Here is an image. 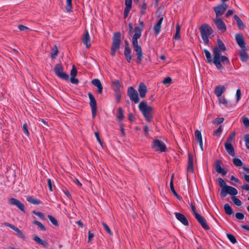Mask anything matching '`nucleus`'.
<instances>
[{
  "mask_svg": "<svg viewBox=\"0 0 249 249\" xmlns=\"http://www.w3.org/2000/svg\"><path fill=\"white\" fill-rule=\"evenodd\" d=\"M47 183L49 190L51 191H53V185L52 183L51 179L50 178L47 179Z\"/></svg>",
  "mask_w": 249,
  "mask_h": 249,
  "instance_id": "nucleus-63",
  "label": "nucleus"
},
{
  "mask_svg": "<svg viewBox=\"0 0 249 249\" xmlns=\"http://www.w3.org/2000/svg\"><path fill=\"white\" fill-rule=\"evenodd\" d=\"M224 146L226 151L232 157L235 156V151L233 146L231 142H225Z\"/></svg>",
  "mask_w": 249,
  "mask_h": 249,
  "instance_id": "nucleus-19",
  "label": "nucleus"
},
{
  "mask_svg": "<svg viewBox=\"0 0 249 249\" xmlns=\"http://www.w3.org/2000/svg\"><path fill=\"white\" fill-rule=\"evenodd\" d=\"M237 194L238 191L236 189L231 186H227L225 188L221 189L220 196L221 198H223L227 194L232 196H235Z\"/></svg>",
  "mask_w": 249,
  "mask_h": 249,
  "instance_id": "nucleus-7",
  "label": "nucleus"
},
{
  "mask_svg": "<svg viewBox=\"0 0 249 249\" xmlns=\"http://www.w3.org/2000/svg\"><path fill=\"white\" fill-rule=\"evenodd\" d=\"M235 40L237 44L241 49L246 48V43L241 34H236L235 35Z\"/></svg>",
  "mask_w": 249,
  "mask_h": 249,
  "instance_id": "nucleus-18",
  "label": "nucleus"
},
{
  "mask_svg": "<svg viewBox=\"0 0 249 249\" xmlns=\"http://www.w3.org/2000/svg\"><path fill=\"white\" fill-rule=\"evenodd\" d=\"M88 96L90 100L89 105L91 109L92 117L94 118L96 116L97 104L96 100L91 92L88 93Z\"/></svg>",
  "mask_w": 249,
  "mask_h": 249,
  "instance_id": "nucleus-10",
  "label": "nucleus"
},
{
  "mask_svg": "<svg viewBox=\"0 0 249 249\" xmlns=\"http://www.w3.org/2000/svg\"><path fill=\"white\" fill-rule=\"evenodd\" d=\"M227 236L228 238L229 239V240L232 244H235L236 243V242H237L235 236L233 234H231V233H227Z\"/></svg>",
  "mask_w": 249,
  "mask_h": 249,
  "instance_id": "nucleus-43",
  "label": "nucleus"
},
{
  "mask_svg": "<svg viewBox=\"0 0 249 249\" xmlns=\"http://www.w3.org/2000/svg\"><path fill=\"white\" fill-rule=\"evenodd\" d=\"M112 44L111 47V54L115 56L116 52L119 50L121 43V34L120 32L115 33L113 36Z\"/></svg>",
  "mask_w": 249,
  "mask_h": 249,
  "instance_id": "nucleus-5",
  "label": "nucleus"
},
{
  "mask_svg": "<svg viewBox=\"0 0 249 249\" xmlns=\"http://www.w3.org/2000/svg\"><path fill=\"white\" fill-rule=\"evenodd\" d=\"M163 19V18L162 17L160 18V19L158 20V21L154 26V31L156 36L158 35L160 33Z\"/></svg>",
  "mask_w": 249,
  "mask_h": 249,
  "instance_id": "nucleus-25",
  "label": "nucleus"
},
{
  "mask_svg": "<svg viewBox=\"0 0 249 249\" xmlns=\"http://www.w3.org/2000/svg\"><path fill=\"white\" fill-rule=\"evenodd\" d=\"M242 123L244 124L245 127H249V119L245 116L242 117Z\"/></svg>",
  "mask_w": 249,
  "mask_h": 249,
  "instance_id": "nucleus-45",
  "label": "nucleus"
},
{
  "mask_svg": "<svg viewBox=\"0 0 249 249\" xmlns=\"http://www.w3.org/2000/svg\"><path fill=\"white\" fill-rule=\"evenodd\" d=\"M241 95V90L240 89H238L236 90V92L237 102L239 101V100L240 99Z\"/></svg>",
  "mask_w": 249,
  "mask_h": 249,
  "instance_id": "nucleus-61",
  "label": "nucleus"
},
{
  "mask_svg": "<svg viewBox=\"0 0 249 249\" xmlns=\"http://www.w3.org/2000/svg\"><path fill=\"white\" fill-rule=\"evenodd\" d=\"M124 55L126 60L127 62L130 63L132 58V55L131 54V50L129 47L128 42L127 40L124 41Z\"/></svg>",
  "mask_w": 249,
  "mask_h": 249,
  "instance_id": "nucleus-12",
  "label": "nucleus"
},
{
  "mask_svg": "<svg viewBox=\"0 0 249 249\" xmlns=\"http://www.w3.org/2000/svg\"><path fill=\"white\" fill-rule=\"evenodd\" d=\"M138 91L141 98H144L147 92V87L143 83H141L139 86Z\"/></svg>",
  "mask_w": 249,
  "mask_h": 249,
  "instance_id": "nucleus-20",
  "label": "nucleus"
},
{
  "mask_svg": "<svg viewBox=\"0 0 249 249\" xmlns=\"http://www.w3.org/2000/svg\"><path fill=\"white\" fill-rule=\"evenodd\" d=\"M33 223L35 225H37L38 228H39L42 231H46L45 227L39 221H34Z\"/></svg>",
  "mask_w": 249,
  "mask_h": 249,
  "instance_id": "nucleus-47",
  "label": "nucleus"
},
{
  "mask_svg": "<svg viewBox=\"0 0 249 249\" xmlns=\"http://www.w3.org/2000/svg\"><path fill=\"white\" fill-rule=\"evenodd\" d=\"M115 98L117 102H120L121 98V92H115Z\"/></svg>",
  "mask_w": 249,
  "mask_h": 249,
  "instance_id": "nucleus-58",
  "label": "nucleus"
},
{
  "mask_svg": "<svg viewBox=\"0 0 249 249\" xmlns=\"http://www.w3.org/2000/svg\"><path fill=\"white\" fill-rule=\"evenodd\" d=\"M226 88L223 86H216L214 89V93L217 97H220L222 94L225 92Z\"/></svg>",
  "mask_w": 249,
  "mask_h": 249,
  "instance_id": "nucleus-24",
  "label": "nucleus"
},
{
  "mask_svg": "<svg viewBox=\"0 0 249 249\" xmlns=\"http://www.w3.org/2000/svg\"><path fill=\"white\" fill-rule=\"evenodd\" d=\"M102 225L104 228V229L106 230V231L110 235H112L113 234L112 232L110 230V228L108 226V225L105 223L104 222H103L102 223Z\"/></svg>",
  "mask_w": 249,
  "mask_h": 249,
  "instance_id": "nucleus-48",
  "label": "nucleus"
},
{
  "mask_svg": "<svg viewBox=\"0 0 249 249\" xmlns=\"http://www.w3.org/2000/svg\"><path fill=\"white\" fill-rule=\"evenodd\" d=\"M26 200L31 204L35 205H39L41 202L38 199L34 198L33 196H28L26 197Z\"/></svg>",
  "mask_w": 249,
  "mask_h": 249,
  "instance_id": "nucleus-30",
  "label": "nucleus"
},
{
  "mask_svg": "<svg viewBox=\"0 0 249 249\" xmlns=\"http://www.w3.org/2000/svg\"><path fill=\"white\" fill-rule=\"evenodd\" d=\"M246 48L241 49L239 52L240 59L242 62H246L249 59V56L246 53Z\"/></svg>",
  "mask_w": 249,
  "mask_h": 249,
  "instance_id": "nucleus-26",
  "label": "nucleus"
},
{
  "mask_svg": "<svg viewBox=\"0 0 249 249\" xmlns=\"http://www.w3.org/2000/svg\"><path fill=\"white\" fill-rule=\"evenodd\" d=\"M77 70L75 66H73L72 69L71 71V77H75L77 74Z\"/></svg>",
  "mask_w": 249,
  "mask_h": 249,
  "instance_id": "nucleus-54",
  "label": "nucleus"
},
{
  "mask_svg": "<svg viewBox=\"0 0 249 249\" xmlns=\"http://www.w3.org/2000/svg\"><path fill=\"white\" fill-rule=\"evenodd\" d=\"M112 85L114 89V90L115 92H121L120 88L121 87V84L120 82L118 80H114L112 81Z\"/></svg>",
  "mask_w": 249,
  "mask_h": 249,
  "instance_id": "nucleus-31",
  "label": "nucleus"
},
{
  "mask_svg": "<svg viewBox=\"0 0 249 249\" xmlns=\"http://www.w3.org/2000/svg\"><path fill=\"white\" fill-rule=\"evenodd\" d=\"M34 240L35 242H36L37 244L42 245L44 247H46L48 245L47 243L40 239L37 235H35L34 237Z\"/></svg>",
  "mask_w": 249,
  "mask_h": 249,
  "instance_id": "nucleus-34",
  "label": "nucleus"
},
{
  "mask_svg": "<svg viewBox=\"0 0 249 249\" xmlns=\"http://www.w3.org/2000/svg\"><path fill=\"white\" fill-rule=\"evenodd\" d=\"M132 0H125V7L131 8L132 7Z\"/></svg>",
  "mask_w": 249,
  "mask_h": 249,
  "instance_id": "nucleus-60",
  "label": "nucleus"
},
{
  "mask_svg": "<svg viewBox=\"0 0 249 249\" xmlns=\"http://www.w3.org/2000/svg\"><path fill=\"white\" fill-rule=\"evenodd\" d=\"M215 171L223 175H225L227 171L225 170L223 168H222L221 166V161L219 160H217L215 162Z\"/></svg>",
  "mask_w": 249,
  "mask_h": 249,
  "instance_id": "nucleus-22",
  "label": "nucleus"
},
{
  "mask_svg": "<svg viewBox=\"0 0 249 249\" xmlns=\"http://www.w3.org/2000/svg\"><path fill=\"white\" fill-rule=\"evenodd\" d=\"M139 108L140 110L142 112L146 120L148 122H151L153 118L152 107L150 106H148L146 102L142 101L139 104Z\"/></svg>",
  "mask_w": 249,
  "mask_h": 249,
  "instance_id": "nucleus-3",
  "label": "nucleus"
},
{
  "mask_svg": "<svg viewBox=\"0 0 249 249\" xmlns=\"http://www.w3.org/2000/svg\"><path fill=\"white\" fill-rule=\"evenodd\" d=\"M70 81L72 84H78L79 83V80L78 79L75 78V77H71Z\"/></svg>",
  "mask_w": 249,
  "mask_h": 249,
  "instance_id": "nucleus-62",
  "label": "nucleus"
},
{
  "mask_svg": "<svg viewBox=\"0 0 249 249\" xmlns=\"http://www.w3.org/2000/svg\"><path fill=\"white\" fill-rule=\"evenodd\" d=\"M170 187L171 190L173 194L176 196V197L179 200H180L181 197L177 194L176 191H175L174 187V184H173V175H172L171 177V179L170 180Z\"/></svg>",
  "mask_w": 249,
  "mask_h": 249,
  "instance_id": "nucleus-32",
  "label": "nucleus"
},
{
  "mask_svg": "<svg viewBox=\"0 0 249 249\" xmlns=\"http://www.w3.org/2000/svg\"><path fill=\"white\" fill-rule=\"evenodd\" d=\"M9 202L11 204L16 206L21 211L25 213L24 205L19 200L15 198H11L9 199Z\"/></svg>",
  "mask_w": 249,
  "mask_h": 249,
  "instance_id": "nucleus-15",
  "label": "nucleus"
},
{
  "mask_svg": "<svg viewBox=\"0 0 249 249\" xmlns=\"http://www.w3.org/2000/svg\"><path fill=\"white\" fill-rule=\"evenodd\" d=\"M224 208L225 213L228 215H231L233 213L232 209L228 203H226L224 205Z\"/></svg>",
  "mask_w": 249,
  "mask_h": 249,
  "instance_id": "nucleus-35",
  "label": "nucleus"
},
{
  "mask_svg": "<svg viewBox=\"0 0 249 249\" xmlns=\"http://www.w3.org/2000/svg\"><path fill=\"white\" fill-rule=\"evenodd\" d=\"M195 217L204 229L205 230H210V227L207 224L206 220L203 216L198 213L196 214Z\"/></svg>",
  "mask_w": 249,
  "mask_h": 249,
  "instance_id": "nucleus-14",
  "label": "nucleus"
},
{
  "mask_svg": "<svg viewBox=\"0 0 249 249\" xmlns=\"http://www.w3.org/2000/svg\"><path fill=\"white\" fill-rule=\"evenodd\" d=\"M72 0H66V10L67 12H71L72 10Z\"/></svg>",
  "mask_w": 249,
  "mask_h": 249,
  "instance_id": "nucleus-42",
  "label": "nucleus"
},
{
  "mask_svg": "<svg viewBox=\"0 0 249 249\" xmlns=\"http://www.w3.org/2000/svg\"><path fill=\"white\" fill-rule=\"evenodd\" d=\"M199 30L204 43L208 45L209 42V36L213 32V29L208 24H204L200 27Z\"/></svg>",
  "mask_w": 249,
  "mask_h": 249,
  "instance_id": "nucleus-4",
  "label": "nucleus"
},
{
  "mask_svg": "<svg viewBox=\"0 0 249 249\" xmlns=\"http://www.w3.org/2000/svg\"><path fill=\"white\" fill-rule=\"evenodd\" d=\"M217 43V45L213 49V58L208 50L204 49V52L206 55L207 63L211 64L213 62L218 70H222L223 69L222 64H229L230 60L226 56L221 55L222 53L226 50V47L222 41L218 39Z\"/></svg>",
  "mask_w": 249,
  "mask_h": 249,
  "instance_id": "nucleus-1",
  "label": "nucleus"
},
{
  "mask_svg": "<svg viewBox=\"0 0 249 249\" xmlns=\"http://www.w3.org/2000/svg\"><path fill=\"white\" fill-rule=\"evenodd\" d=\"M214 22L217 29L223 33L226 31L227 28L224 22L220 18H216L214 20Z\"/></svg>",
  "mask_w": 249,
  "mask_h": 249,
  "instance_id": "nucleus-13",
  "label": "nucleus"
},
{
  "mask_svg": "<svg viewBox=\"0 0 249 249\" xmlns=\"http://www.w3.org/2000/svg\"><path fill=\"white\" fill-rule=\"evenodd\" d=\"M91 83L98 88V93L101 94L103 92V87L100 80L98 79H94L91 81Z\"/></svg>",
  "mask_w": 249,
  "mask_h": 249,
  "instance_id": "nucleus-21",
  "label": "nucleus"
},
{
  "mask_svg": "<svg viewBox=\"0 0 249 249\" xmlns=\"http://www.w3.org/2000/svg\"><path fill=\"white\" fill-rule=\"evenodd\" d=\"M233 163L234 165L237 167H240L243 165V162L241 160L237 158H235L233 159Z\"/></svg>",
  "mask_w": 249,
  "mask_h": 249,
  "instance_id": "nucleus-40",
  "label": "nucleus"
},
{
  "mask_svg": "<svg viewBox=\"0 0 249 249\" xmlns=\"http://www.w3.org/2000/svg\"><path fill=\"white\" fill-rule=\"evenodd\" d=\"M131 8H128V7L125 8L124 10V18H125L128 17L129 12L130 10H131Z\"/></svg>",
  "mask_w": 249,
  "mask_h": 249,
  "instance_id": "nucleus-57",
  "label": "nucleus"
},
{
  "mask_svg": "<svg viewBox=\"0 0 249 249\" xmlns=\"http://www.w3.org/2000/svg\"><path fill=\"white\" fill-rule=\"evenodd\" d=\"M171 83H172V79L169 77L165 78L163 81V83L164 85L170 84Z\"/></svg>",
  "mask_w": 249,
  "mask_h": 249,
  "instance_id": "nucleus-56",
  "label": "nucleus"
},
{
  "mask_svg": "<svg viewBox=\"0 0 249 249\" xmlns=\"http://www.w3.org/2000/svg\"><path fill=\"white\" fill-rule=\"evenodd\" d=\"M118 113L117 118L119 121L123 120L124 117L123 109L121 107H119L118 109Z\"/></svg>",
  "mask_w": 249,
  "mask_h": 249,
  "instance_id": "nucleus-36",
  "label": "nucleus"
},
{
  "mask_svg": "<svg viewBox=\"0 0 249 249\" xmlns=\"http://www.w3.org/2000/svg\"><path fill=\"white\" fill-rule=\"evenodd\" d=\"M195 136L196 140L199 143L201 148L203 150L202 139L201 132L198 130H196L195 132Z\"/></svg>",
  "mask_w": 249,
  "mask_h": 249,
  "instance_id": "nucleus-27",
  "label": "nucleus"
},
{
  "mask_svg": "<svg viewBox=\"0 0 249 249\" xmlns=\"http://www.w3.org/2000/svg\"><path fill=\"white\" fill-rule=\"evenodd\" d=\"M127 95L130 100L134 102L135 104L139 102V98L137 90L132 87H130L127 89Z\"/></svg>",
  "mask_w": 249,
  "mask_h": 249,
  "instance_id": "nucleus-8",
  "label": "nucleus"
},
{
  "mask_svg": "<svg viewBox=\"0 0 249 249\" xmlns=\"http://www.w3.org/2000/svg\"><path fill=\"white\" fill-rule=\"evenodd\" d=\"M152 148H153L155 151L163 152L166 150V146L163 142L156 139L153 142Z\"/></svg>",
  "mask_w": 249,
  "mask_h": 249,
  "instance_id": "nucleus-9",
  "label": "nucleus"
},
{
  "mask_svg": "<svg viewBox=\"0 0 249 249\" xmlns=\"http://www.w3.org/2000/svg\"><path fill=\"white\" fill-rule=\"evenodd\" d=\"M224 119L222 117L217 118L213 121V123L214 124H220L222 123L224 121Z\"/></svg>",
  "mask_w": 249,
  "mask_h": 249,
  "instance_id": "nucleus-59",
  "label": "nucleus"
},
{
  "mask_svg": "<svg viewBox=\"0 0 249 249\" xmlns=\"http://www.w3.org/2000/svg\"><path fill=\"white\" fill-rule=\"evenodd\" d=\"M244 141L247 148L249 149V134H247L244 136Z\"/></svg>",
  "mask_w": 249,
  "mask_h": 249,
  "instance_id": "nucleus-52",
  "label": "nucleus"
},
{
  "mask_svg": "<svg viewBox=\"0 0 249 249\" xmlns=\"http://www.w3.org/2000/svg\"><path fill=\"white\" fill-rule=\"evenodd\" d=\"M33 213L34 214H35L36 216H38L41 219H42L43 220H44L45 219V215L43 213L40 212H36V211H33Z\"/></svg>",
  "mask_w": 249,
  "mask_h": 249,
  "instance_id": "nucleus-50",
  "label": "nucleus"
},
{
  "mask_svg": "<svg viewBox=\"0 0 249 249\" xmlns=\"http://www.w3.org/2000/svg\"><path fill=\"white\" fill-rule=\"evenodd\" d=\"M18 29L20 30V31H26L27 30H29V29L27 27H26L23 25H19L18 26Z\"/></svg>",
  "mask_w": 249,
  "mask_h": 249,
  "instance_id": "nucleus-64",
  "label": "nucleus"
},
{
  "mask_svg": "<svg viewBox=\"0 0 249 249\" xmlns=\"http://www.w3.org/2000/svg\"><path fill=\"white\" fill-rule=\"evenodd\" d=\"M90 41V39L89 33L88 31H86L85 36L83 38V42L87 48H89L91 46Z\"/></svg>",
  "mask_w": 249,
  "mask_h": 249,
  "instance_id": "nucleus-28",
  "label": "nucleus"
},
{
  "mask_svg": "<svg viewBox=\"0 0 249 249\" xmlns=\"http://www.w3.org/2000/svg\"><path fill=\"white\" fill-rule=\"evenodd\" d=\"M143 27V21H140V26L135 27L134 29V35L132 38V46L134 51L136 52V55L137 56L136 62L138 64H141L142 63V61L143 57L142 47L138 44V39H139L142 36Z\"/></svg>",
  "mask_w": 249,
  "mask_h": 249,
  "instance_id": "nucleus-2",
  "label": "nucleus"
},
{
  "mask_svg": "<svg viewBox=\"0 0 249 249\" xmlns=\"http://www.w3.org/2000/svg\"><path fill=\"white\" fill-rule=\"evenodd\" d=\"M55 75L60 79L68 81L69 79V75L64 72V69L61 64H57L54 69Z\"/></svg>",
  "mask_w": 249,
  "mask_h": 249,
  "instance_id": "nucleus-6",
  "label": "nucleus"
},
{
  "mask_svg": "<svg viewBox=\"0 0 249 249\" xmlns=\"http://www.w3.org/2000/svg\"><path fill=\"white\" fill-rule=\"evenodd\" d=\"M233 18L236 21V24L238 28L239 29H243L245 27V24L241 19L236 15H234L233 16Z\"/></svg>",
  "mask_w": 249,
  "mask_h": 249,
  "instance_id": "nucleus-29",
  "label": "nucleus"
},
{
  "mask_svg": "<svg viewBox=\"0 0 249 249\" xmlns=\"http://www.w3.org/2000/svg\"><path fill=\"white\" fill-rule=\"evenodd\" d=\"M228 8V5L225 3H223L222 4L214 7L213 8V10L214 11L216 16H220L225 13Z\"/></svg>",
  "mask_w": 249,
  "mask_h": 249,
  "instance_id": "nucleus-11",
  "label": "nucleus"
},
{
  "mask_svg": "<svg viewBox=\"0 0 249 249\" xmlns=\"http://www.w3.org/2000/svg\"><path fill=\"white\" fill-rule=\"evenodd\" d=\"M217 181L219 186L222 188V189L225 188L226 186H228L227 185H226V183L224 180L221 178H219L217 179Z\"/></svg>",
  "mask_w": 249,
  "mask_h": 249,
  "instance_id": "nucleus-39",
  "label": "nucleus"
},
{
  "mask_svg": "<svg viewBox=\"0 0 249 249\" xmlns=\"http://www.w3.org/2000/svg\"><path fill=\"white\" fill-rule=\"evenodd\" d=\"M48 218L49 219L51 223L55 226H58V221L54 217L51 215H48Z\"/></svg>",
  "mask_w": 249,
  "mask_h": 249,
  "instance_id": "nucleus-44",
  "label": "nucleus"
},
{
  "mask_svg": "<svg viewBox=\"0 0 249 249\" xmlns=\"http://www.w3.org/2000/svg\"><path fill=\"white\" fill-rule=\"evenodd\" d=\"M235 217L238 220H242L244 218L245 215L242 213L237 212L235 213Z\"/></svg>",
  "mask_w": 249,
  "mask_h": 249,
  "instance_id": "nucleus-53",
  "label": "nucleus"
},
{
  "mask_svg": "<svg viewBox=\"0 0 249 249\" xmlns=\"http://www.w3.org/2000/svg\"><path fill=\"white\" fill-rule=\"evenodd\" d=\"M180 26L178 24L176 26V34L174 36V38L176 40H179L180 38Z\"/></svg>",
  "mask_w": 249,
  "mask_h": 249,
  "instance_id": "nucleus-37",
  "label": "nucleus"
},
{
  "mask_svg": "<svg viewBox=\"0 0 249 249\" xmlns=\"http://www.w3.org/2000/svg\"><path fill=\"white\" fill-rule=\"evenodd\" d=\"M22 129H23V131L24 132V133L26 135L29 136V131L28 130V126H27V124H23Z\"/></svg>",
  "mask_w": 249,
  "mask_h": 249,
  "instance_id": "nucleus-55",
  "label": "nucleus"
},
{
  "mask_svg": "<svg viewBox=\"0 0 249 249\" xmlns=\"http://www.w3.org/2000/svg\"><path fill=\"white\" fill-rule=\"evenodd\" d=\"M231 200L233 201V202L234 203V204H235L236 205H237L238 206H241V205L242 204V201L236 197L235 196H232Z\"/></svg>",
  "mask_w": 249,
  "mask_h": 249,
  "instance_id": "nucleus-41",
  "label": "nucleus"
},
{
  "mask_svg": "<svg viewBox=\"0 0 249 249\" xmlns=\"http://www.w3.org/2000/svg\"><path fill=\"white\" fill-rule=\"evenodd\" d=\"M193 161L194 159L193 155L189 153L187 170L188 172L191 173H193L194 172Z\"/></svg>",
  "mask_w": 249,
  "mask_h": 249,
  "instance_id": "nucleus-23",
  "label": "nucleus"
},
{
  "mask_svg": "<svg viewBox=\"0 0 249 249\" xmlns=\"http://www.w3.org/2000/svg\"><path fill=\"white\" fill-rule=\"evenodd\" d=\"M176 218L185 226H188L189 222L185 215L180 213H175Z\"/></svg>",
  "mask_w": 249,
  "mask_h": 249,
  "instance_id": "nucleus-17",
  "label": "nucleus"
},
{
  "mask_svg": "<svg viewBox=\"0 0 249 249\" xmlns=\"http://www.w3.org/2000/svg\"><path fill=\"white\" fill-rule=\"evenodd\" d=\"M191 209L192 213H193L194 216L196 215V214H198V213L196 212V208L195 205L194 203H191Z\"/></svg>",
  "mask_w": 249,
  "mask_h": 249,
  "instance_id": "nucleus-51",
  "label": "nucleus"
},
{
  "mask_svg": "<svg viewBox=\"0 0 249 249\" xmlns=\"http://www.w3.org/2000/svg\"><path fill=\"white\" fill-rule=\"evenodd\" d=\"M222 126L220 125L216 130H215L213 131V134L214 136L219 137L220 136V135L222 133Z\"/></svg>",
  "mask_w": 249,
  "mask_h": 249,
  "instance_id": "nucleus-46",
  "label": "nucleus"
},
{
  "mask_svg": "<svg viewBox=\"0 0 249 249\" xmlns=\"http://www.w3.org/2000/svg\"><path fill=\"white\" fill-rule=\"evenodd\" d=\"M218 100L220 104L225 105L226 107H230L231 106V104L224 97H218Z\"/></svg>",
  "mask_w": 249,
  "mask_h": 249,
  "instance_id": "nucleus-33",
  "label": "nucleus"
},
{
  "mask_svg": "<svg viewBox=\"0 0 249 249\" xmlns=\"http://www.w3.org/2000/svg\"><path fill=\"white\" fill-rule=\"evenodd\" d=\"M235 136V132L233 131L231 134L229 135L228 137L227 140L226 142H231L233 141Z\"/></svg>",
  "mask_w": 249,
  "mask_h": 249,
  "instance_id": "nucleus-49",
  "label": "nucleus"
},
{
  "mask_svg": "<svg viewBox=\"0 0 249 249\" xmlns=\"http://www.w3.org/2000/svg\"><path fill=\"white\" fill-rule=\"evenodd\" d=\"M3 224H4V225H5L7 227H10L12 230L15 231L17 232V235L18 237H19L22 239H24L25 238L24 235L23 234L22 231L18 228L16 226H15L14 225H13L11 224H10L8 222H4Z\"/></svg>",
  "mask_w": 249,
  "mask_h": 249,
  "instance_id": "nucleus-16",
  "label": "nucleus"
},
{
  "mask_svg": "<svg viewBox=\"0 0 249 249\" xmlns=\"http://www.w3.org/2000/svg\"><path fill=\"white\" fill-rule=\"evenodd\" d=\"M146 7L147 3L145 1L143 2L142 4L140 6V13L142 15L145 14Z\"/></svg>",
  "mask_w": 249,
  "mask_h": 249,
  "instance_id": "nucleus-38",
  "label": "nucleus"
}]
</instances>
